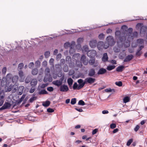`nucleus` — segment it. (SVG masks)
<instances>
[{"instance_id": "obj_53", "label": "nucleus", "mask_w": 147, "mask_h": 147, "mask_svg": "<svg viewBox=\"0 0 147 147\" xmlns=\"http://www.w3.org/2000/svg\"><path fill=\"white\" fill-rule=\"evenodd\" d=\"M48 85V84H43L41 85L40 87L42 88H44L47 86Z\"/></svg>"}, {"instance_id": "obj_3", "label": "nucleus", "mask_w": 147, "mask_h": 147, "mask_svg": "<svg viewBox=\"0 0 147 147\" xmlns=\"http://www.w3.org/2000/svg\"><path fill=\"white\" fill-rule=\"evenodd\" d=\"M106 40L107 42L111 46H113L115 43V41L112 36H108L106 38Z\"/></svg>"}, {"instance_id": "obj_12", "label": "nucleus", "mask_w": 147, "mask_h": 147, "mask_svg": "<svg viewBox=\"0 0 147 147\" xmlns=\"http://www.w3.org/2000/svg\"><path fill=\"white\" fill-rule=\"evenodd\" d=\"M69 90L68 88L67 85L65 84L61 85L60 88V90L62 92H67Z\"/></svg>"}, {"instance_id": "obj_20", "label": "nucleus", "mask_w": 147, "mask_h": 147, "mask_svg": "<svg viewBox=\"0 0 147 147\" xmlns=\"http://www.w3.org/2000/svg\"><path fill=\"white\" fill-rule=\"evenodd\" d=\"M125 67V66L123 65L119 66L117 68L116 71L119 72H121L123 71Z\"/></svg>"}, {"instance_id": "obj_10", "label": "nucleus", "mask_w": 147, "mask_h": 147, "mask_svg": "<svg viewBox=\"0 0 147 147\" xmlns=\"http://www.w3.org/2000/svg\"><path fill=\"white\" fill-rule=\"evenodd\" d=\"M52 81V78L50 74L45 75L44 79V82H47L48 81L49 82H51Z\"/></svg>"}, {"instance_id": "obj_6", "label": "nucleus", "mask_w": 147, "mask_h": 147, "mask_svg": "<svg viewBox=\"0 0 147 147\" xmlns=\"http://www.w3.org/2000/svg\"><path fill=\"white\" fill-rule=\"evenodd\" d=\"M12 77V75L11 74H8L7 75L5 78H4L3 79L2 83L3 82H4L5 81V82H10L11 81V78Z\"/></svg>"}, {"instance_id": "obj_46", "label": "nucleus", "mask_w": 147, "mask_h": 147, "mask_svg": "<svg viewBox=\"0 0 147 147\" xmlns=\"http://www.w3.org/2000/svg\"><path fill=\"white\" fill-rule=\"evenodd\" d=\"M50 55V52L49 51L46 52L45 53V55L46 57L47 58Z\"/></svg>"}, {"instance_id": "obj_15", "label": "nucleus", "mask_w": 147, "mask_h": 147, "mask_svg": "<svg viewBox=\"0 0 147 147\" xmlns=\"http://www.w3.org/2000/svg\"><path fill=\"white\" fill-rule=\"evenodd\" d=\"M107 71L106 70L103 68H101L98 70L97 72L98 75H102L105 74Z\"/></svg>"}, {"instance_id": "obj_51", "label": "nucleus", "mask_w": 147, "mask_h": 147, "mask_svg": "<svg viewBox=\"0 0 147 147\" xmlns=\"http://www.w3.org/2000/svg\"><path fill=\"white\" fill-rule=\"evenodd\" d=\"M35 90V88H34V87H32L30 90L29 91V92L30 93H33L34 92Z\"/></svg>"}, {"instance_id": "obj_8", "label": "nucleus", "mask_w": 147, "mask_h": 147, "mask_svg": "<svg viewBox=\"0 0 147 147\" xmlns=\"http://www.w3.org/2000/svg\"><path fill=\"white\" fill-rule=\"evenodd\" d=\"M86 84H90L94 83L96 80L95 78L91 77H88L86 78L85 80Z\"/></svg>"}, {"instance_id": "obj_21", "label": "nucleus", "mask_w": 147, "mask_h": 147, "mask_svg": "<svg viewBox=\"0 0 147 147\" xmlns=\"http://www.w3.org/2000/svg\"><path fill=\"white\" fill-rule=\"evenodd\" d=\"M24 87L23 86H20L19 87L18 89V94L19 95H21L23 92V90L24 89Z\"/></svg>"}, {"instance_id": "obj_34", "label": "nucleus", "mask_w": 147, "mask_h": 147, "mask_svg": "<svg viewBox=\"0 0 147 147\" xmlns=\"http://www.w3.org/2000/svg\"><path fill=\"white\" fill-rule=\"evenodd\" d=\"M121 34V32L119 31H117L115 32V36L116 38L117 37H119L120 36Z\"/></svg>"}, {"instance_id": "obj_27", "label": "nucleus", "mask_w": 147, "mask_h": 147, "mask_svg": "<svg viewBox=\"0 0 147 147\" xmlns=\"http://www.w3.org/2000/svg\"><path fill=\"white\" fill-rule=\"evenodd\" d=\"M95 74L94 70V69H91L89 71L88 75L89 76H92Z\"/></svg>"}, {"instance_id": "obj_59", "label": "nucleus", "mask_w": 147, "mask_h": 147, "mask_svg": "<svg viewBox=\"0 0 147 147\" xmlns=\"http://www.w3.org/2000/svg\"><path fill=\"white\" fill-rule=\"evenodd\" d=\"M75 45V42L74 41H72L71 43V44H70V47H73Z\"/></svg>"}, {"instance_id": "obj_30", "label": "nucleus", "mask_w": 147, "mask_h": 147, "mask_svg": "<svg viewBox=\"0 0 147 147\" xmlns=\"http://www.w3.org/2000/svg\"><path fill=\"white\" fill-rule=\"evenodd\" d=\"M67 83L69 86H71L73 83V80L71 78H68L67 80Z\"/></svg>"}, {"instance_id": "obj_60", "label": "nucleus", "mask_w": 147, "mask_h": 147, "mask_svg": "<svg viewBox=\"0 0 147 147\" xmlns=\"http://www.w3.org/2000/svg\"><path fill=\"white\" fill-rule=\"evenodd\" d=\"M63 70L65 72H67L68 71V68L67 66H66L63 68Z\"/></svg>"}, {"instance_id": "obj_47", "label": "nucleus", "mask_w": 147, "mask_h": 147, "mask_svg": "<svg viewBox=\"0 0 147 147\" xmlns=\"http://www.w3.org/2000/svg\"><path fill=\"white\" fill-rule=\"evenodd\" d=\"M74 52H75V50L73 48V47H70V49L69 50V53H70V54H73Z\"/></svg>"}, {"instance_id": "obj_52", "label": "nucleus", "mask_w": 147, "mask_h": 147, "mask_svg": "<svg viewBox=\"0 0 147 147\" xmlns=\"http://www.w3.org/2000/svg\"><path fill=\"white\" fill-rule=\"evenodd\" d=\"M47 90L50 92H52L53 90V88L52 87H49L47 88Z\"/></svg>"}, {"instance_id": "obj_7", "label": "nucleus", "mask_w": 147, "mask_h": 147, "mask_svg": "<svg viewBox=\"0 0 147 147\" xmlns=\"http://www.w3.org/2000/svg\"><path fill=\"white\" fill-rule=\"evenodd\" d=\"M88 56L90 58H93L96 54V51L94 50H92L88 51L87 53Z\"/></svg>"}, {"instance_id": "obj_40", "label": "nucleus", "mask_w": 147, "mask_h": 147, "mask_svg": "<svg viewBox=\"0 0 147 147\" xmlns=\"http://www.w3.org/2000/svg\"><path fill=\"white\" fill-rule=\"evenodd\" d=\"M76 98H72L71 100V103L72 105H74L76 104Z\"/></svg>"}, {"instance_id": "obj_32", "label": "nucleus", "mask_w": 147, "mask_h": 147, "mask_svg": "<svg viewBox=\"0 0 147 147\" xmlns=\"http://www.w3.org/2000/svg\"><path fill=\"white\" fill-rule=\"evenodd\" d=\"M115 67L114 65H110L107 67V69L109 71L111 70L114 69Z\"/></svg>"}, {"instance_id": "obj_23", "label": "nucleus", "mask_w": 147, "mask_h": 147, "mask_svg": "<svg viewBox=\"0 0 147 147\" xmlns=\"http://www.w3.org/2000/svg\"><path fill=\"white\" fill-rule=\"evenodd\" d=\"M144 48V46L141 45L139 47V49L137 50L136 53V55L137 56H140L141 55L142 53L140 52V50Z\"/></svg>"}, {"instance_id": "obj_43", "label": "nucleus", "mask_w": 147, "mask_h": 147, "mask_svg": "<svg viewBox=\"0 0 147 147\" xmlns=\"http://www.w3.org/2000/svg\"><path fill=\"white\" fill-rule=\"evenodd\" d=\"M50 71V69L49 68H46L45 70V75L49 74Z\"/></svg>"}, {"instance_id": "obj_26", "label": "nucleus", "mask_w": 147, "mask_h": 147, "mask_svg": "<svg viewBox=\"0 0 147 147\" xmlns=\"http://www.w3.org/2000/svg\"><path fill=\"white\" fill-rule=\"evenodd\" d=\"M80 54L79 53H77L74 55L72 57L73 59H74L75 60H77L80 58Z\"/></svg>"}, {"instance_id": "obj_25", "label": "nucleus", "mask_w": 147, "mask_h": 147, "mask_svg": "<svg viewBox=\"0 0 147 147\" xmlns=\"http://www.w3.org/2000/svg\"><path fill=\"white\" fill-rule=\"evenodd\" d=\"M130 98L128 96L124 97L123 99V102L126 103L129 101Z\"/></svg>"}, {"instance_id": "obj_54", "label": "nucleus", "mask_w": 147, "mask_h": 147, "mask_svg": "<svg viewBox=\"0 0 147 147\" xmlns=\"http://www.w3.org/2000/svg\"><path fill=\"white\" fill-rule=\"evenodd\" d=\"M61 53H59L57 56L56 59L57 60L60 59L61 58Z\"/></svg>"}, {"instance_id": "obj_61", "label": "nucleus", "mask_w": 147, "mask_h": 147, "mask_svg": "<svg viewBox=\"0 0 147 147\" xmlns=\"http://www.w3.org/2000/svg\"><path fill=\"white\" fill-rule=\"evenodd\" d=\"M137 44H136L134 42H133L131 44L132 47H135L137 46Z\"/></svg>"}, {"instance_id": "obj_42", "label": "nucleus", "mask_w": 147, "mask_h": 147, "mask_svg": "<svg viewBox=\"0 0 147 147\" xmlns=\"http://www.w3.org/2000/svg\"><path fill=\"white\" fill-rule=\"evenodd\" d=\"M95 58H93L92 59L90 60L89 61V63L90 64H93L95 62Z\"/></svg>"}, {"instance_id": "obj_62", "label": "nucleus", "mask_w": 147, "mask_h": 147, "mask_svg": "<svg viewBox=\"0 0 147 147\" xmlns=\"http://www.w3.org/2000/svg\"><path fill=\"white\" fill-rule=\"evenodd\" d=\"M102 113L104 114H107L109 113V111L107 110H103L102 111Z\"/></svg>"}, {"instance_id": "obj_55", "label": "nucleus", "mask_w": 147, "mask_h": 147, "mask_svg": "<svg viewBox=\"0 0 147 147\" xmlns=\"http://www.w3.org/2000/svg\"><path fill=\"white\" fill-rule=\"evenodd\" d=\"M98 131V129H94L92 132V134L93 135H94L95 134L97 133Z\"/></svg>"}, {"instance_id": "obj_57", "label": "nucleus", "mask_w": 147, "mask_h": 147, "mask_svg": "<svg viewBox=\"0 0 147 147\" xmlns=\"http://www.w3.org/2000/svg\"><path fill=\"white\" fill-rule=\"evenodd\" d=\"M6 68L5 67H3L2 70V72L3 74H5L6 72Z\"/></svg>"}, {"instance_id": "obj_11", "label": "nucleus", "mask_w": 147, "mask_h": 147, "mask_svg": "<svg viewBox=\"0 0 147 147\" xmlns=\"http://www.w3.org/2000/svg\"><path fill=\"white\" fill-rule=\"evenodd\" d=\"M11 106V104L8 102H5L3 106L0 108V110H4L10 108Z\"/></svg>"}, {"instance_id": "obj_41", "label": "nucleus", "mask_w": 147, "mask_h": 147, "mask_svg": "<svg viewBox=\"0 0 147 147\" xmlns=\"http://www.w3.org/2000/svg\"><path fill=\"white\" fill-rule=\"evenodd\" d=\"M115 84H116V85L119 86H121L122 85V82L121 81L116 82Z\"/></svg>"}, {"instance_id": "obj_37", "label": "nucleus", "mask_w": 147, "mask_h": 147, "mask_svg": "<svg viewBox=\"0 0 147 147\" xmlns=\"http://www.w3.org/2000/svg\"><path fill=\"white\" fill-rule=\"evenodd\" d=\"M38 72V69H33L32 71V74L33 75H36L37 74Z\"/></svg>"}, {"instance_id": "obj_4", "label": "nucleus", "mask_w": 147, "mask_h": 147, "mask_svg": "<svg viewBox=\"0 0 147 147\" xmlns=\"http://www.w3.org/2000/svg\"><path fill=\"white\" fill-rule=\"evenodd\" d=\"M129 32L128 33V35L129 36L128 39L127 41L125 42L124 43V46L125 47H129L130 45V39L129 38H130V35L131 34V33L132 32V28H130L128 29Z\"/></svg>"}, {"instance_id": "obj_19", "label": "nucleus", "mask_w": 147, "mask_h": 147, "mask_svg": "<svg viewBox=\"0 0 147 147\" xmlns=\"http://www.w3.org/2000/svg\"><path fill=\"white\" fill-rule=\"evenodd\" d=\"M108 57L107 53H104L102 58V61L104 62L107 61L108 60Z\"/></svg>"}, {"instance_id": "obj_5", "label": "nucleus", "mask_w": 147, "mask_h": 147, "mask_svg": "<svg viewBox=\"0 0 147 147\" xmlns=\"http://www.w3.org/2000/svg\"><path fill=\"white\" fill-rule=\"evenodd\" d=\"M78 82L79 84V85L78 87V90H79L82 88L86 84L85 80L84 81L83 80L81 79L78 80Z\"/></svg>"}, {"instance_id": "obj_13", "label": "nucleus", "mask_w": 147, "mask_h": 147, "mask_svg": "<svg viewBox=\"0 0 147 147\" xmlns=\"http://www.w3.org/2000/svg\"><path fill=\"white\" fill-rule=\"evenodd\" d=\"M97 43V41L95 40H92L90 41L89 43L90 47L92 48H95Z\"/></svg>"}, {"instance_id": "obj_39", "label": "nucleus", "mask_w": 147, "mask_h": 147, "mask_svg": "<svg viewBox=\"0 0 147 147\" xmlns=\"http://www.w3.org/2000/svg\"><path fill=\"white\" fill-rule=\"evenodd\" d=\"M78 104L79 105L84 106L85 105V102L83 100H80L79 101Z\"/></svg>"}, {"instance_id": "obj_49", "label": "nucleus", "mask_w": 147, "mask_h": 147, "mask_svg": "<svg viewBox=\"0 0 147 147\" xmlns=\"http://www.w3.org/2000/svg\"><path fill=\"white\" fill-rule=\"evenodd\" d=\"M116 127V125L115 123H112L110 125V127L111 129H114Z\"/></svg>"}, {"instance_id": "obj_14", "label": "nucleus", "mask_w": 147, "mask_h": 147, "mask_svg": "<svg viewBox=\"0 0 147 147\" xmlns=\"http://www.w3.org/2000/svg\"><path fill=\"white\" fill-rule=\"evenodd\" d=\"M63 80V79L56 80L53 82V84L56 86H59L62 84Z\"/></svg>"}, {"instance_id": "obj_38", "label": "nucleus", "mask_w": 147, "mask_h": 147, "mask_svg": "<svg viewBox=\"0 0 147 147\" xmlns=\"http://www.w3.org/2000/svg\"><path fill=\"white\" fill-rule=\"evenodd\" d=\"M37 97L36 96H33L29 100V101L30 102H32L34 100H36L37 99Z\"/></svg>"}, {"instance_id": "obj_48", "label": "nucleus", "mask_w": 147, "mask_h": 147, "mask_svg": "<svg viewBox=\"0 0 147 147\" xmlns=\"http://www.w3.org/2000/svg\"><path fill=\"white\" fill-rule=\"evenodd\" d=\"M133 140L132 139H130L127 142V146H129L131 144V143L132 142Z\"/></svg>"}, {"instance_id": "obj_45", "label": "nucleus", "mask_w": 147, "mask_h": 147, "mask_svg": "<svg viewBox=\"0 0 147 147\" xmlns=\"http://www.w3.org/2000/svg\"><path fill=\"white\" fill-rule=\"evenodd\" d=\"M78 86L76 82H75L73 86V88L74 90H76V89H78Z\"/></svg>"}, {"instance_id": "obj_16", "label": "nucleus", "mask_w": 147, "mask_h": 147, "mask_svg": "<svg viewBox=\"0 0 147 147\" xmlns=\"http://www.w3.org/2000/svg\"><path fill=\"white\" fill-rule=\"evenodd\" d=\"M103 42H100L97 45V48L99 50H101L103 48Z\"/></svg>"}, {"instance_id": "obj_29", "label": "nucleus", "mask_w": 147, "mask_h": 147, "mask_svg": "<svg viewBox=\"0 0 147 147\" xmlns=\"http://www.w3.org/2000/svg\"><path fill=\"white\" fill-rule=\"evenodd\" d=\"M71 61V57L69 56L66 57V63L67 64L70 63Z\"/></svg>"}, {"instance_id": "obj_50", "label": "nucleus", "mask_w": 147, "mask_h": 147, "mask_svg": "<svg viewBox=\"0 0 147 147\" xmlns=\"http://www.w3.org/2000/svg\"><path fill=\"white\" fill-rule=\"evenodd\" d=\"M19 76L21 78H22L23 76V73L21 71H20L19 72Z\"/></svg>"}, {"instance_id": "obj_1", "label": "nucleus", "mask_w": 147, "mask_h": 147, "mask_svg": "<svg viewBox=\"0 0 147 147\" xmlns=\"http://www.w3.org/2000/svg\"><path fill=\"white\" fill-rule=\"evenodd\" d=\"M11 82H6L5 87V90L6 92H9L11 91L12 88L13 84H12Z\"/></svg>"}, {"instance_id": "obj_24", "label": "nucleus", "mask_w": 147, "mask_h": 147, "mask_svg": "<svg viewBox=\"0 0 147 147\" xmlns=\"http://www.w3.org/2000/svg\"><path fill=\"white\" fill-rule=\"evenodd\" d=\"M18 76H14L12 79V81L13 83H16L18 80Z\"/></svg>"}, {"instance_id": "obj_63", "label": "nucleus", "mask_w": 147, "mask_h": 147, "mask_svg": "<svg viewBox=\"0 0 147 147\" xmlns=\"http://www.w3.org/2000/svg\"><path fill=\"white\" fill-rule=\"evenodd\" d=\"M54 60L53 58H51L49 60V63L51 64H53L54 61Z\"/></svg>"}, {"instance_id": "obj_35", "label": "nucleus", "mask_w": 147, "mask_h": 147, "mask_svg": "<svg viewBox=\"0 0 147 147\" xmlns=\"http://www.w3.org/2000/svg\"><path fill=\"white\" fill-rule=\"evenodd\" d=\"M98 38L100 39L103 40L105 38V35L103 34H100L98 35Z\"/></svg>"}, {"instance_id": "obj_33", "label": "nucleus", "mask_w": 147, "mask_h": 147, "mask_svg": "<svg viewBox=\"0 0 147 147\" xmlns=\"http://www.w3.org/2000/svg\"><path fill=\"white\" fill-rule=\"evenodd\" d=\"M109 45H110L107 42L105 43H103V48L105 49H107L109 47Z\"/></svg>"}, {"instance_id": "obj_58", "label": "nucleus", "mask_w": 147, "mask_h": 147, "mask_svg": "<svg viewBox=\"0 0 147 147\" xmlns=\"http://www.w3.org/2000/svg\"><path fill=\"white\" fill-rule=\"evenodd\" d=\"M140 128V126L138 125H137L136 127L134 129V130L136 132Z\"/></svg>"}, {"instance_id": "obj_44", "label": "nucleus", "mask_w": 147, "mask_h": 147, "mask_svg": "<svg viewBox=\"0 0 147 147\" xmlns=\"http://www.w3.org/2000/svg\"><path fill=\"white\" fill-rule=\"evenodd\" d=\"M70 44L69 42H67L65 43L64 45V47L65 48H67L68 47L70 46Z\"/></svg>"}, {"instance_id": "obj_22", "label": "nucleus", "mask_w": 147, "mask_h": 147, "mask_svg": "<svg viewBox=\"0 0 147 147\" xmlns=\"http://www.w3.org/2000/svg\"><path fill=\"white\" fill-rule=\"evenodd\" d=\"M137 45H138L139 47L141 45L143 46L144 40L141 39H138L137 40Z\"/></svg>"}, {"instance_id": "obj_64", "label": "nucleus", "mask_w": 147, "mask_h": 147, "mask_svg": "<svg viewBox=\"0 0 147 147\" xmlns=\"http://www.w3.org/2000/svg\"><path fill=\"white\" fill-rule=\"evenodd\" d=\"M61 63L63 64H64L65 63V61L64 59H61L60 61Z\"/></svg>"}, {"instance_id": "obj_56", "label": "nucleus", "mask_w": 147, "mask_h": 147, "mask_svg": "<svg viewBox=\"0 0 147 147\" xmlns=\"http://www.w3.org/2000/svg\"><path fill=\"white\" fill-rule=\"evenodd\" d=\"M47 111L49 113H52L54 111V110L52 109L49 108L47 109Z\"/></svg>"}, {"instance_id": "obj_28", "label": "nucleus", "mask_w": 147, "mask_h": 147, "mask_svg": "<svg viewBox=\"0 0 147 147\" xmlns=\"http://www.w3.org/2000/svg\"><path fill=\"white\" fill-rule=\"evenodd\" d=\"M47 94V92L44 89L38 92V94L39 95Z\"/></svg>"}, {"instance_id": "obj_31", "label": "nucleus", "mask_w": 147, "mask_h": 147, "mask_svg": "<svg viewBox=\"0 0 147 147\" xmlns=\"http://www.w3.org/2000/svg\"><path fill=\"white\" fill-rule=\"evenodd\" d=\"M50 104V102L49 101H46L43 102L42 103V105L45 107L48 106Z\"/></svg>"}, {"instance_id": "obj_9", "label": "nucleus", "mask_w": 147, "mask_h": 147, "mask_svg": "<svg viewBox=\"0 0 147 147\" xmlns=\"http://www.w3.org/2000/svg\"><path fill=\"white\" fill-rule=\"evenodd\" d=\"M88 60L84 55L82 56L80 59V63L84 64H86L88 63Z\"/></svg>"}, {"instance_id": "obj_17", "label": "nucleus", "mask_w": 147, "mask_h": 147, "mask_svg": "<svg viewBox=\"0 0 147 147\" xmlns=\"http://www.w3.org/2000/svg\"><path fill=\"white\" fill-rule=\"evenodd\" d=\"M37 80L36 79H33L30 82V84L32 87H34L37 85Z\"/></svg>"}, {"instance_id": "obj_36", "label": "nucleus", "mask_w": 147, "mask_h": 147, "mask_svg": "<svg viewBox=\"0 0 147 147\" xmlns=\"http://www.w3.org/2000/svg\"><path fill=\"white\" fill-rule=\"evenodd\" d=\"M83 40L84 39L82 38H79L77 40V42L78 44H80L83 42Z\"/></svg>"}, {"instance_id": "obj_18", "label": "nucleus", "mask_w": 147, "mask_h": 147, "mask_svg": "<svg viewBox=\"0 0 147 147\" xmlns=\"http://www.w3.org/2000/svg\"><path fill=\"white\" fill-rule=\"evenodd\" d=\"M133 57V56L132 55H128L126 58L124 59V62H128L130 61Z\"/></svg>"}, {"instance_id": "obj_2", "label": "nucleus", "mask_w": 147, "mask_h": 147, "mask_svg": "<svg viewBox=\"0 0 147 147\" xmlns=\"http://www.w3.org/2000/svg\"><path fill=\"white\" fill-rule=\"evenodd\" d=\"M120 42H118L117 44L118 46L117 47H115L114 48L113 50L115 52H118L120 51V48L121 47L123 46V45L122 44L123 42V39L121 40V38H120Z\"/></svg>"}]
</instances>
